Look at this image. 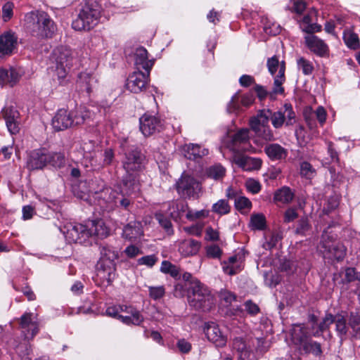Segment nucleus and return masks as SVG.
Returning <instances> with one entry per match:
<instances>
[{
    "label": "nucleus",
    "mask_w": 360,
    "mask_h": 360,
    "mask_svg": "<svg viewBox=\"0 0 360 360\" xmlns=\"http://www.w3.org/2000/svg\"><path fill=\"white\" fill-rule=\"evenodd\" d=\"M77 83L82 91H86L89 94L96 87L97 79L90 73L82 72L78 76Z\"/></svg>",
    "instance_id": "nucleus-31"
},
{
    "label": "nucleus",
    "mask_w": 360,
    "mask_h": 360,
    "mask_svg": "<svg viewBox=\"0 0 360 360\" xmlns=\"http://www.w3.org/2000/svg\"><path fill=\"white\" fill-rule=\"evenodd\" d=\"M14 5L12 2L8 1L2 7V18L4 22H7L11 19L13 15Z\"/></svg>",
    "instance_id": "nucleus-61"
},
{
    "label": "nucleus",
    "mask_w": 360,
    "mask_h": 360,
    "mask_svg": "<svg viewBox=\"0 0 360 360\" xmlns=\"http://www.w3.org/2000/svg\"><path fill=\"white\" fill-rule=\"evenodd\" d=\"M46 165L60 168L65 164V155L61 153L46 151Z\"/></svg>",
    "instance_id": "nucleus-36"
},
{
    "label": "nucleus",
    "mask_w": 360,
    "mask_h": 360,
    "mask_svg": "<svg viewBox=\"0 0 360 360\" xmlns=\"http://www.w3.org/2000/svg\"><path fill=\"white\" fill-rule=\"evenodd\" d=\"M165 293V289L164 286L157 287H149V295L150 297L153 300H159L162 298Z\"/></svg>",
    "instance_id": "nucleus-62"
},
{
    "label": "nucleus",
    "mask_w": 360,
    "mask_h": 360,
    "mask_svg": "<svg viewBox=\"0 0 360 360\" xmlns=\"http://www.w3.org/2000/svg\"><path fill=\"white\" fill-rule=\"evenodd\" d=\"M234 204L236 209L240 211L241 213H245L252 207V202L250 200L244 196H238L235 198Z\"/></svg>",
    "instance_id": "nucleus-45"
},
{
    "label": "nucleus",
    "mask_w": 360,
    "mask_h": 360,
    "mask_svg": "<svg viewBox=\"0 0 360 360\" xmlns=\"http://www.w3.org/2000/svg\"><path fill=\"white\" fill-rule=\"evenodd\" d=\"M271 117V110L263 109L259 110L257 116L253 117L250 121L251 129L269 126V122Z\"/></svg>",
    "instance_id": "nucleus-32"
},
{
    "label": "nucleus",
    "mask_w": 360,
    "mask_h": 360,
    "mask_svg": "<svg viewBox=\"0 0 360 360\" xmlns=\"http://www.w3.org/2000/svg\"><path fill=\"white\" fill-rule=\"evenodd\" d=\"M90 116V112L85 107L70 112L65 109H60L52 118V126L56 131H63L83 124Z\"/></svg>",
    "instance_id": "nucleus-3"
},
{
    "label": "nucleus",
    "mask_w": 360,
    "mask_h": 360,
    "mask_svg": "<svg viewBox=\"0 0 360 360\" xmlns=\"http://www.w3.org/2000/svg\"><path fill=\"white\" fill-rule=\"evenodd\" d=\"M232 347L238 353L239 360H257L250 347V340L247 341L240 337L236 338L233 340Z\"/></svg>",
    "instance_id": "nucleus-15"
},
{
    "label": "nucleus",
    "mask_w": 360,
    "mask_h": 360,
    "mask_svg": "<svg viewBox=\"0 0 360 360\" xmlns=\"http://www.w3.org/2000/svg\"><path fill=\"white\" fill-rule=\"evenodd\" d=\"M20 75L14 68H0V86L9 84L13 86L19 79Z\"/></svg>",
    "instance_id": "nucleus-33"
},
{
    "label": "nucleus",
    "mask_w": 360,
    "mask_h": 360,
    "mask_svg": "<svg viewBox=\"0 0 360 360\" xmlns=\"http://www.w3.org/2000/svg\"><path fill=\"white\" fill-rule=\"evenodd\" d=\"M19 324L26 339H32L39 332L38 319L32 313H25L21 316Z\"/></svg>",
    "instance_id": "nucleus-13"
},
{
    "label": "nucleus",
    "mask_w": 360,
    "mask_h": 360,
    "mask_svg": "<svg viewBox=\"0 0 360 360\" xmlns=\"http://www.w3.org/2000/svg\"><path fill=\"white\" fill-rule=\"evenodd\" d=\"M156 219L158 221L159 224L161 225L162 227L165 229L166 232L168 234H170L172 233L173 229L172 226L171 221L162 214L158 213L155 215Z\"/></svg>",
    "instance_id": "nucleus-59"
},
{
    "label": "nucleus",
    "mask_w": 360,
    "mask_h": 360,
    "mask_svg": "<svg viewBox=\"0 0 360 360\" xmlns=\"http://www.w3.org/2000/svg\"><path fill=\"white\" fill-rule=\"evenodd\" d=\"M124 312L128 314L132 320V325L139 326L143 321V316L140 311L131 306H125Z\"/></svg>",
    "instance_id": "nucleus-44"
},
{
    "label": "nucleus",
    "mask_w": 360,
    "mask_h": 360,
    "mask_svg": "<svg viewBox=\"0 0 360 360\" xmlns=\"http://www.w3.org/2000/svg\"><path fill=\"white\" fill-rule=\"evenodd\" d=\"M264 151L273 161L282 160L288 156V150L278 143L267 144L264 148Z\"/></svg>",
    "instance_id": "nucleus-28"
},
{
    "label": "nucleus",
    "mask_w": 360,
    "mask_h": 360,
    "mask_svg": "<svg viewBox=\"0 0 360 360\" xmlns=\"http://www.w3.org/2000/svg\"><path fill=\"white\" fill-rule=\"evenodd\" d=\"M17 37L11 31L0 35V57L11 55L17 44Z\"/></svg>",
    "instance_id": "nucleus-21"
},
{
    "label": "nucleus",
    "mask_w": 360,
    "mask_h": 360,
    "mask_svg": "<svg viewBox=\"0 0 360 360\" xmlns=\"http://www.w3.org/2000/svg\"><path fill=\"white\" fill-rule=\"evenodd\" d=\"M316 174V169L308 162H302L300 165V174L307 179H311Z\"/></svg>",
    "instance_id": "nucleus-51"
},
{
    "label": "nucleus",
    "mask_w": 360,
    "mask_h": 360,
    "mask_svg": "<svg viewBox=\"0 0 360 360\" xmlns=\"http://www.w3.org/2000/svg\"><path fill=\"white\" fill-rule=\"evenodd\" d=\"M204 226V222L198 221L191 226L185 227L184 230L189 234L200 236L202 235Z\"/></svg>",
    "instance_id": "nucleus-58"
},
{
    "label": "nucleus",
    "mask_w": 360,
    "mask_h": 360,
    "mask_svg": "<svg viewBox=\"0 0 360 360\" xmlns=\"http://www.w3.org/2000/svg\"><path fill=\"white\" fill-rule=\"evenodd\" d=\"M255 134L268 141L274 140V135L269 126L251 129Z\"/></svg>",
    "instance_id": "nucleus-48"
},
{
    "label": "nucleus",
    "mask_w": 360,
    "mask_h": 360,
    "mask_svg": "<svg viewBox=\"0 0 360 360\" xmlns=\"http://www.w3.org/2000/svg\"><path fill=\"white\" fill-rule=\"evenodd\" d=\"M1 115L6 122L8 131L11 134H16L19 132V112L13 107H5L2 109Z\"/></svg>",
    "instance_id": "nucleus-19"
},
{
    "label": "nucleus",
    "mask_w": 360,
    "mask_h": 360,
    "mask_svg": "<svg viewBox=\"0 0 360 360\" xmlns=\"http://www.w3.org/2000/svg\"><path fill=\"white\" fill-rule=\"evenodd\" d=\"M235 162L239 167L246 171L257 170L262 166L260 159L245 155L236 157Z\"/></svg>",
    "instance_id": "nucleus-30"
},
{
    "label": "nucleus",
    "mask_w": 360,
    "mask_h": 360,
    "mask_svg": "<svg viewBox=\"0 0 360 360\" xmlns=\"http://www.w3.org/2000/svg\"><path fill=\"white\" fill-rule=\"evenodd\" d=\"M204 333L209 341L217 347H222L227 342L226 335L214 322H208L204 327Z\"/></svg>",
    "instance_id": "nucleus-14"
},
{
    "label": "nucleus",
    "mask_w": 360,
    "mask_h": 360,
    "mask_svg": "<svg viewBox=\"0 0 360 360\" xmlns=\"http://www.w3.org/2000/svg\"><path fill=\"white\" fill-rule=\"evenodd\" d=\"M255 101L253 93L248 92L243 95L237 91L226 105V112L229 114H238L243 110V108H248Z\"/></svg>",
    "instance_id": "nucleus-11"
},
{
    "label": "nucleus",
    "mask_w": 360,
    "mask_h": 360,
    "mask_svg": "<svg viewBox=\"0 0 360 360\" xmlns=\"http://www.w3.org/2000/svg\"><path fill=\"white\" fill-rule=\"evenodd\" d=\"M267 67L271 75H274V87L270 94L271 97L277 94H283L284 88L282 85L285 81L284 61L280 63L276 56H273L268 59Z\"/></svg>",
    "instance_id": "nucleus-8"
},
{
    "label": "nucleus",
    "mask_w": 360,
    "mask_h": 360,
    "mask_svg": "<svg viewBox=\"0 0 360 360\" xmlns=\"http://www.w3.org/2000/svg\"><path fill=\"white\" fill-rule=\"evenodd\" d=\"M270 120L274 127L279 129L283 125L285 121V112H282L281 111L272 112L271 110Z\"/></svg>",
    "instance_id": "nucleus-52"
},
{
    "label": "nucleus",
    "mask_w": 360,
    "mask_h": 360,
    "mask_svg": "<svg viewBox=\"0 0 360 360\" xmlns=\"http://www.w3.org/2000/svg\"><path fill=\"white\" fill-rule=\"evenodd\" d=\"M295 197V193L288 186H283L274 193V200L282 204L290 203Z\"/></svg>",
    "instance_id": "nucleus-34"
},
{
    "label": "nucleus",
    "mask_w": 360,
    "mask_h": 360,
    "mask_svg": "<svg viewBox=\"0 0 360 360\" xmlns=\"http://www.w3.org/2000/svg\"><path fill=\"white\" fill-rule=\"evenodd\" d=\"M310 229L311 226L308 219L303 217L297 221L295 232L298 234L304 235L310 230Z\"/></svg>",
    "instance_id": "nucleus-55"
},
{
    "label": "nucleus",
    "mask_w": 360,
    "mask_h": 360,
    "mask_svg": "<svg viewBox=\"0 0 360 360\" xmlns=\"http://www.w3.org/2000/svg\"><path fill=\"white\" fill-rule=\"evenodd\" d=\"M231 211V207L226 200L221 199L214 203L212 207V212L219 215L227 214Z\"/></svg>",
    "instance_id": "nucleus-42"
},
{
    "label": "nucleus",
    "mask_w": 360,
    "mask_h": 360,
    "mask_svg": "<svg viewBox=\"0 0 360 360\" xmlns=\"http://www.w3.org/2000/svg\"><path fill=\"white\" fill-rule=\"evenodd\" d=\"M88 232H89V238L93 236L98 238H105L109 234V229L105 225L101 219L89 221L86 224Z\"/></svg>",
    "instance_id": "nucleus-26"
},
{
    "label": "nucleus",
    "mask_w": 360,
    "mask_h": 360,
    "mask_svg": "<svg viewBox=\"0 0 360 360\" xmlns=\"http://www.w3.org/2000/svg\"><path fill=\"white\" fill-rule=\"evenodd\" d=\"M123 237L131 241V244L127 248H137L136 245L141 241L143 236V229L141 222L131 221L124 226L122 233Z\"/></svg>",
    "instance_id": "nucleus-17"
},
{
    "label": "nucleus",
    "mask_w": 360,
    "mask_h": 360,
    "mask_svg": "<svg viewBox=\"0 0 360 360\" xmlns=\"http://www.w3.org/2000/svg\"><path fill=\"white\" fill-rule=\"evenodd\" d=\"M134 62L138 69L142 68L150 75V71L154 65V60H149L148 57V51L143 47L136 49L134 53Z\"/></svg>",
    "instance_id": "nucleus-25"
},
{
    "label": "nucleus",
    "mask_w": 360,
    "mask_h": 360,
    "mask_svg": "<svg viewBox=\"0 0 360 360\" xmlns=\"http://www.w3.org/2000/svg\"><path fill=\"white\" fill-rule=\"evenodd\" d=\"M139 127L145 136H150L162 129L161 120L151 114L145 113L139 119Z\"/></svg>",
    "instance_id": "nucleus-12"
},
{
    "label": "nucleus",
    "mask_w": 360,
    "mask_h": 360,
    "mask_svg": "<svg viewBox=\"0 0 360 360\" xmlns=\"http://www.w3.org/2000/svg\"><path fill=\"white\" fill-rule=\"evenodd\" d=\"M297 66L305 75H309L313 72L314 66L312 63L304 58H300L297 60Z\"/></svg>",
    "instance_id": "nucleus-54"
},
{
    "label": "nucleus",
    "mask_w": 360,
    "mask_h": 360,
    "mask_svg": "<svg viewBox=\"0 0 360 360\" xmlns=\"http://www.w3.org/2000/svg\"><path fill=\"white\" fill-rule=\"evenodd\" d=\"M243 255H234L223 262V271L228 275H235L240 271Z\"/></svg>",
    "instance_id": "nucleus-29"
},
{
    "label": "nucleus",
    "mask_w": 360,
    "mask_h": 360,
    "mask_svg": "<svg viewBox=\"0 0 360 360\" xmlns=\"http://www.w3.org/2000/svg\"><path fill=\"white\" fill-rule=\"evenodd\" d=\"M72 54V50L65 46L57 47L53 52L56 62V73L60 83L65 79L70 68L77 61Z\"/></svg>",
    "instance_id": "nucleus-7"
},
{
    "label": "nucleus",
    "mask_w": 360,
    "mask_h": 360,
    "mask_svg": "<svg viewBox=\"0 0 360 360\" xmlns=\"http://www.w3.org/2000/svg\"><path fill=\"white\" fill-rule=\"evenodd\" d=\"M130 196H127V195H123L121 193L115 195L114 194L112 195L110 194L108 200L114 203V205L117 207H122L124 209H128L131 204V198Z\"/></svg>",
    "instance_id": "nucleus-40"
},
{
    "label": "nucleus",
    "mask_w": 360,
    "mask_h": 360,
    "mask_svg": "<svg viewBox=\"0 0 360 360\" xmlns=\"http://www.w3.org/2000/svg\"><path fill=\"white\" fill-rule=\"evenodd\" d=\"M101 12V7L96 0H86L72 21V28L77 31L91 30L98 24Z\"/></svg>",
    "instance_id": "nucleus-2"
},
{
    "label": "nucleus",
    "mask_w": 360,
    "mask_h": 360,
    "mask_svg": "<svg viewBox=\"0 0 360 360\" xmlns=\"http://www.w3.org/2000/svg\"><path fill=\"white\" fill-rule=\"evenodd\" d=\"M46 150H34L30 153L27 160L28 169H41L46 166Z\"/></svg>",
    "instance_id": "nucleus-22"
},
{
    "label": "nucleus",
    "mask_w": 360,
    "mask_h": 360,
    "mask_svg": "<svg viewBox=\"0 0 360 360\" xmlns=\"http://www.w3.org/2000/svg\"><path fill=\"white\" fill-rule=\"evenodd\" d=\"M205 174L208 178L220 180L225 175V169L220 165H214L208 167Z\"/></svg>",
    "instance_id": "nucleus-41"
},
{
    "label": "nucleus",
    "mask_w": 360,
    "mask_h": 360,
    "mask_svg": "<svg viewBox=\"0 0 360 360\" xmlns=\"http://www.w3.org/2000/svg\"><path fill=\"white\" fill-rule=\"evenodd\" d=\"M327 149L329 158H326L328 163L331 162H339V155L335 148L334 147L333 143L331 141L327 142Z\"/></svg>",
    "instance_id": "nucleus-56"
},
{
    "label": "nucleus",
    "mask_w": 360,
    "mask_h": 360,
    "mask_svg": "<svg viewBox=\"0 0 360 360\" xmlns=\"http://www.w3.org/2000/svg\"><path fill=\"white\" fill-rule=\"evenodd\" d=\"M308 332L306 328L301 325L293 327L292 331V340L295 345L302 347L308 341Z\"/></svg>",
    "instance_id": "nucleus-35"
},
{
    "label": "nucleus",
    "mask_w": 360,
    "mask_h": 360,
    "mask_svg": "<svg viewBox=\"0 0 360 360\" xmlns=\"http://www.w3.org/2000/svg\"><path fill=\"white\" fill-rule=\"evenodd\" d=\"M345 255V249H326L323 252V258L331 262L342 261Z\"/></svg>",
    "instance_id": "nucleus-37"
},
{
    "label": "nucleus",
    "mask_w": 360,
    "mask_h": 360,
    "mask_svg": "<svg viewBox=\"0 0 360 360\" xmlns=\"http://www.w3.org/2000/svg\"><path fill=\"white\" fill-rule=\"evenodd\" d=\"M343 40L347 46L351 49H357L359 47V39L358 35L349 30H344Z\"/></svg>",
    "instance_id": "nucleus-38"
},
{
    "label": "nucleus",
    "mask_w": 360,
    "mask_h": 360,
    "mask_svg": "<svg viewBox=\"0 0 360 360\" xmlns=\"http://www.w3.org/2000/svg\"><path fill=\"white\" fill-rule=\"evenodd\" d=\"M160 271L164 274H169L174 278L179 277L180 275L179 267L172 264L170 262L166 260L162 262Z\"/></svg>",
    "instance_id": "nucleus-47"
},
{
    "label": "nucleus",
    "mask_w": 360,
    "mask_h": 360,
    "mask_svg": "<svg viewBox=\"0 0 360 360\" xmlns=\"http://www.w3.org/2000/svg\"><path fill=\"white\" fill-rule=\"evenodd\" d=\"M101 257L97 264L96 276L103 283L110 285L115 278V265L114 261L117 258V253L112 249H102Z\"/></svg>",
    "instance_id": "nucleus-5"
},
{
    "label": "nucleus",
    "mask_w": 360,
    "mask_h": 360,
    "mask_svg": "<svg viewBox=\"0 0 360 360\" xmlns=\"http://www.w3.org/2000/svg\"><path fill=\"white\" fill-rule=\"evenodd\" d=\"M126 305H116L109 307L106 309L105 314L108 316L119 319V316H121L120 312H124V308Z\"/></svg>",
    "instance_id": "nucleus-63"
},
{
    "label": "nucleus",
    "mask_w": 360,
    "mask_h": 360,
    "mask_svg": "<svg viewBox=\"0 0 360 360\" xmlns=\"http://www.w3.org/2000/svg\"><path fill=\"white\" fill-rule=\"evenodd\" d=\"M210 211L207 210H193L190 209L186 214V219L191 221L201 220L208 217Z\"/></svg>",
    "instance_id": "nucleus-49"
},
{
    "label": "nucleus",
    "mask_w": 360,
    "mask_h": 360,
    "mask_svg": "<svg viewBox=\"0 0 360 360\" xmlns=\"http://www.w3.org/2000/svg\"><path fill=\"white\" fill-rule=\"evenodd\" d=\"M60 230L63 233L66 241L70 245H92L91 242L89 241V232L86 224L68 222L60 227Z\"/></svg>",
    "instance_id": "nucleus-6"
},
{
    "label": "nucleus",
    "mask_w": 360,
    "mask_h": 360,
    "mask_svg": "<svg viewBox=\"0 0 360 360\" xmlns=\"http://www.w3.org/2000/svg\"><path fill=\"white\" fill-rule=\"evenodd\" d=\"M343 283H351L356 280L360 281V274H358L354 268H346L344 272L340 273Z\"/></svg>",
    "instance_id": "nucleus-50"
},
{
    "label": "nucleus",
    "mask_w": 360,
    "mask_h": 360,
    "mask_svg": "<svg viewBox=\"0 0 360 360\" xmlns=\"http://www.w3.org/2000/svg\"><path fill=\"white\" fill-rule=\"evenodd\" d=\"M178 193L183 198H195L201 191L200 182L194 177L182 174L176 184Z\"/></svg>",
    "instance_id": "nucleus-9"
},
{
    "label": "nucleus",
    "mask_w": 360,
    "mask_h": 360,
    "mask_svg": "<svg viewBox=\"0 0 360 360\" xmlns=\"http://www.w3.org/2000/svg\"><path fill=\"white\" fill-rule=\"evenodd\" d=\"M231 149L237 152L247 151L250 148V131L241 129L231 139Z\"/></svg>",
    "instance_id": "nucleus-20"
},
{
    "label": "nucleus",
    "mask_w": 360,
    "mask_h": 360,
    "mask_svg": "<svg viewBox=\"0 0 360 360\" xmlns=\"http://www.w3.org/2000/svg\"><path fill=\"white\" fill-rule=\"evenodd\" d=\"M219 297L222 304L226 307L230 306L233 302L236 300V295L227 290H221Z\"/></svg>",
    "instance_id": "nucleus-53"
},
{
    "label": "nucleus",
    "mask_w": 360,
    "mask_h": 360,
    "mask_svg": "<svg viewBox=\"0 0 360 360\" xmlns=\"http://www.w3.org/2000/svg\"><path fill=\"white\" fill-rule=\"evenodd\" d=\"M149 75L139 70L130 75L126 82V88L132 93L138 94L145 89Z\"/></svg>",
    "instance_id": "nucleus-16"
},
{
    "label": "nucleus",
    "mask_w": 360,
    "mask_h": 360,
    "mask_svg": "<svg viewBox=\"0 0 360 360\" xmlns=\"http://www.w3.org/2000/svg\"><path fill=\"white\" fill-rule=\"evenodd\" d=\"M307 46L311 51L319 56H324L328 52L327 44L318 37L308 34L304 37Z\"/></svg>",
    "instance_id": "nucleus-23"
},
{
    "label": "nucleus",
    "mask_w": 360,
    "mask_h": 360,
    "mask_svg": "<svg viewBox=\"0 0 360 360\" xmlns=\"http://www.w3.org/2000/svg\"><path fill=\"white\" fill-rule=\"evenodd\" d=\"M302 347L306 353L311 354L315 356H321L322 354L321 344L313 340H308Z\"/></svg>",
    "instance_id": "nucleus-43"
},
{
    "label": "nucleus",
    "mask_w": 360,
    "mask_h": 360,
    "mask_svg": "<svg viewBox=\"0 0 360 360\" xmlns=\"http://www.w3.org/2000/svg\"><path fill=\"white\" fill-rule=\"evenodd\" d=\"M183 153L186 158L192 160L198 159L208 154V150L198 144L190 143L183 148Z\"/></svg>",
    "instance_id": "nucleus-27"
},
{
    "label": "nucleus",
    "mask_w": 360,
    "mask_h": 360,
    "mask_svg": "<svg viewBox=\"0 0 360 360\" xmlns=\"http://www.w3.org/2000/svg\"><path fill=\"white\" fill-rule=\"evenodd\" d=\"M349 326L356 331L360 328V314L352 312L349 318Z\"/></svg>",
    "instance_id": "nucleus-64"
},
{
    "label": "nucleus",
    "mask_w": 360,
    "mask_h": 360,
    "mask_svg": "<svg viewBox=\"0 0 360 360\" xmlns=\"http://www.w3.org/2000/svg\"><path fill=\"white\" fill-rule=\"evenodd\" d=\"M189 210L188 203L184 200L173 201L169 206V215L176 221H181L184 218L186 219V214Z\"/></svg>",
    "instance_id": "nucleus-24"
},
{
    "label": "nucleus",
    "mask_w": 360,
    "mask_h": 360,
    "mask_svg": "<svg viewBox=\"0 0 360 360\" xmlns=\"http://www.w3.org/2000/svg\"><path fill=\"white\" fill-rule=\"evenodd\" d=\"M188 290V302L191 307L202 311H210L214 305L209 289L199 281H192Z\"/></svg>",
    "instance_id": "nucleus-4"
},
{
    "label": "nucleus",
    "mask_w": 360,
    "mask_h": 360,
    "mask_svg": "<svg viewBox=\"0 0 360 360\" xmlns=\"http://www.w3.org/2000/svg\"><path fill=\"white\" fill-rule=\"evenodd\" d=\"M144 156L141 150L135 146H131L125 150L122 164L127 173L140 170L143 164Z\"/></svg>",
    "instance_id": "nucleus-10"
},
{
    "label": "nucleus",
    "mask_w": 360,
    "mask_h": 360,
    "mask_svg": "<svg viewBox=\"0 0 360 360\" xmlns=\"http://www.w3.org/2000/svg\"><path fill=\"white\" fill-rule=\"evenodd\" d=\"M119 189L122 194L127 196L136 195L140 192L141 185L135 175L126 172V174L122 176Z\"/></svg>",
    "instance_id": "nucleus-18"
},
{
    "label": "nucleus",
    "mask_w": 360,
    "mask_h": 360,
    "mask_svg": "<svg viewBox=\"0 0 360 360\" xmlns=\"http://www.w3.org/2000/svg\"><path fill=\"white\" fill-rule=\"evenodd\" d=\"M335 316L331 314H327L323 319L322 321L319 324V329L321 333H323L329 329L331 324L334 323Z\"/></svg>",
    "instance_id": "nucleus-60"
},
{
    "label": "nucleus",
    "mask_w": 360,
    "mask_h": 360,
    "mask_svg": "<svg viewBox=\"0 0 360 360\" xmlns=\"http://www.w3.org/2000/svg\"><path fill=\"white\" fill-rule=\"evenodd\" d=\"M250 226L252 230H264L266 228V219L264 214H252L250 217Z\"/></svg>",
    "instance_id": "nucleus-46"
},
{
    "label": "nucleus",
    "mask_w": 360,
    "mask_h": 360,
    "mask_svg": "<svg viewBox=\"0 0 360 360\" xmlns=\"http://www.w3.org/2000/svg\"><path fill=\"white\" fill-rule=\"evenodd\" d=\"M335 320L334 323L335 324L336 332L338 336L342 339L346 336L348 331L347 320L344 316L340 314L335 316Z\"/></svg>",
    "instance_id": "nucleus-39"
},
{
    "label": "nucleus",
    "mask_w": 360,
    "mask_h": 360,
    "mask_svg": "<svg viewBox=\"0 0 360 360\" xmlns=\"http://www.w3.org/2000/svg\"><path fill=\"white\" fill-rule=\"evenodd\" d=\"M27 30L39 38L51 37L56 28L50 16L44 11H32L25 16Z\"/></svg>",
    "instance_id": "nucleus-1"
},
{
    "label": "nucleus",
    "mask_w": 360,
    "mask_h": 360,
    "mask_svg": "<svg viewBox=\"0 0 360 360\" xmlns=\"http://www.w3.org/2000/svg\"><path fill=\"white\" fill-rule=\"evenodd\" d=\"M281 30V26L276 22L266 21L264 23V31L267 34L276 35L280 33Z\"/></svg>",
    "instance_id": "nucleus-57"
}]
</instances>
